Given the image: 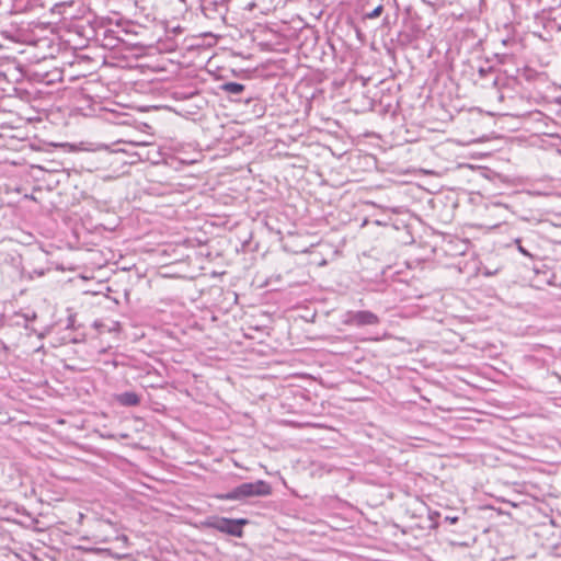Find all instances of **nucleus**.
<instances>
[{
  "label": "nucleus",
  "instance_id": "f257e3e1",
  "mask_svg": "<svg viewBox=\"0 0 561 561\" xmlns=\"http://www.w3.org/2000/svg\"><path fill=\"white\" fill-rule=\"evenodd\" d=\"M272 493V486L264 480L242 483L226 494L218 495L220 500L241 501L252 496H266Z\"/></svg>",
  "mask_w": 561,
  "mask_h": 561
},
{
  "label": "nucleus",
  "instance_id": "f03ea898",
  "mask_svg": "<svg viewBox=\"0 0 561 561\" xmlns=\"http://www.w3.org/2000/svg\"><path fill=\"white\" fill-rule=\"evenodd\" d=\"M247 524L248 519L244 518L231 519L225 517H217L206 523V525L210 528H214L220 533L234 536L238 538H241L243 536L242 526Z\"/></svg>",
  "mask_w": 561,
  "mask_h": 561
},
{
  "label": "nucleus",
  "instance_id": "7ed1b4c3",
  "mask_svg": "<svg viewBox=\"0 0 561 561\" xmlns=\"http://www.w3.org/2000/svg\"><path fill=\"white\" fill-rule=\"evenodd\" d=\"M379 322V317L368 310L348 311L344 319L346 325L355 327L376 325Z\"/></svg>",
  "mask_w": 561,
  "mask_h": 561
},
{
  "label": "nucleus",
  "instance_id": "20e7f679",
  "mask_svg": "<svg viewBox=\"0 0 561 561\" xmlns=\"http://www.w3.org/2000/svg\"><path fill=\"white\" fill-rule=\"evenodd\" d=\"M116 400L119 404L125 407H135L140 403V398L136 392L127 391L117 394Z\"/></svg>",
  "mask_w": 561,
  "mask_h": 561
},
{
  "label": "nucleus",
  "instance_id": "39448f33",
  "mask_svg": "<svg viewBox=\"0 0 561 561\" xmlns=\"http://www.w3.org/2000/svg\"><path fill=\"white\" fill-rule=\"evenodd\" d=\"M219 88L221 91L234 95L241 94L245 89V87L242 83L238 82H225Z\"/></svg>",
  "mask_w": 561,
  "mask_h": 561
},
{
  "label": "nucleus",
  "instance_id": "423d86ee",
  "mask_svg": "<svg viewBox=\"0 0 561 561\" xmlns=\"http://www.w3.org/2000/svg\"><path fill=\"white\" fill-rule=\"evenodd\" d=\"M382 10H383V7L380 4L377 8H375L371 12H369L367 14V18L368 19H376V18H378L381 14Z\"/></svg>",
  "mask_w": 561,
  "mask_h": 561
},
{
  "label": "nucleus",
  "instance_id": "0eeeda50",
  "mask_svg": "<svg viewBox=\"0 0 561 561\" xmlns=\"http://www.w3.org/2000/svg\"><path fill=\"white\" fill-rule=\"evenodd\" d=\"M516 243H519V239L516 240ZM518 251L526 256H530V253L526 249H524L520 244H518Z\"/></svg>",
  "mask_w": 561,
  "mask_h": 561
},
{
  "label": "nucleus",
  "instance_id": "6e6552de",
  "mask_svg": "<svg viewBox=\"0 0 561 561\" xmlns=\"http://www.w3.org/2000/svg\"><path fill=\"white\" fill-rule=\"evenodd\" d=\"M445 519L447 522H449L450 524H456L458 522V517L457 516H446Z\"/></svg>",
  "mask_w": 561,
  "mask_h": 561
},
{
  "label": "nucleus",
  "instance_id": "1a4fd4ad",
  "mask_svg": "<svg viewBox=\"0 0 561 561\" xmlns=\"http://www.w3.org/2000/svg\"><path fill=\"white\" fill-rule=\"evenodd\" d=\"M138 145L147 146L149 142H139Z\"/></svg>",
  "mask_w": 561,
  "mask_h": 561
}]
</instances>
